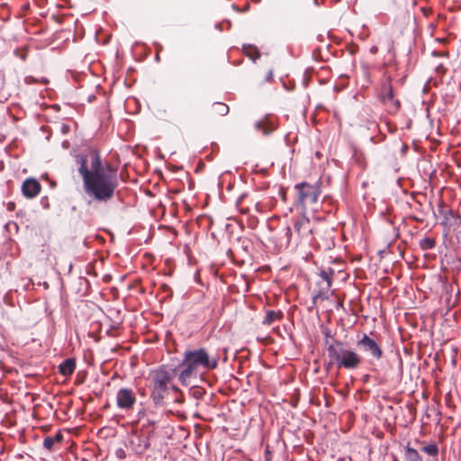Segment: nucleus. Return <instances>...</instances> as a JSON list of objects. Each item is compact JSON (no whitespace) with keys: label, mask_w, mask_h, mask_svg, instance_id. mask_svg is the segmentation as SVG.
Returning <instances> with one entry per match:
<instances>
[{"label":"nucleus","mask_w":461,"mask_h":461,"mask_svg":"<svg viewBox=\"0 0 461 461\" xmlns=\"http://www.w3.org/2000/svg\"><path fill=\"white\" fill-rule=\"evenodd\" d=\"M41 203H43V204H45L44 206H45V207H48V204H46V202H43V199H42V200H41Z\"/></svg>","instance_id":"nucleus-41"},{"label":"nucleus","mask_w":461,"mask_h":461,"mask_svg":"<svg viewBox=\"0 0 461 461\" xmlns=\"http://www.w3.org/2000/svg\"><path fill=\"white\" fill-rule=\"evenodd\" d=\"M382 101L385 104H390L393 112L398 111L400 108V102L393 98V87L390 85L384 86Z\"/></svg>","instance_id":"nucleus-10"},{"label":"nucleus","mask_w":461,"mask_h":461,"mask_svg":"<svg viewBox=\"0 0 461 461\" xmlns=\"http://www.w3.org/2000/svg\"><path fill=\"white\" fill-rule=\"evenodd\" d=\"M459 219H460V222H461V215L459 216Z\"/></svg>","instance_id":"nucleus-43"},{"label":"nucleus","mask_w":461,"mask_h":461,"mask_svg":"<svg viewBox=\"0 0 461 461\" xmlns=\"http://www.w3.org/2000/svg\"><path fill=\"white\" fill-rule=\"evenodd\" d=\"M41 203H43V204H45L44 206H45V207H48V204H46V202H43V199H42V200H41Z\"/></svg>","instance_id":"nucleus-40"},{"label":"nucleus","mask_w":461,"mask_h":461,"mask_svg":"<svg viewBox=\"0 0 461 461\" xmlns=\"http://www.w3.org/2000/svg\"><path fill=\"white\" fill-rule=\"evenodd\" d=\"M329 290H326V285L320 288L319 292L312 296V303L316 304L318 300H327L329 299Z\"/></svg>","instance_id":"nucleus-15"},{"label":"nucleus","mask_w":461,"mask_h":461,"mask_svg":"<svg viewBox=\"0 0 461 461\" xmlns=\"http://www.w3.org/2000/svg\"><path fill=\"white\" fill-rule=\"evenodd\" d=\"M115 455L120 459H123L126 456V453L122 448H118L115 452Z\"/></svg>","instance_id":"nucleus-24"},{"label":"nucleus","mask_w":461,"mask_h":461,"mask_svg":"<svg viewBox=\"0 0 461 461\" xmlns=\"http://www.w3.org/2000/svg\"><path fill=\"white\" fill-rule=\"evenodd\" d=\"M294 229L300 237H307L312 233L311 221L305 216H300L294 221Z\"/></svg>","instance_id":"nucleus-9"},{"label":"nucleus","mask_w":461,"mask_h":461,"mask_svg":"<svg viewBox=\"0 0 461 461\" xmlns=\"http://www.w3.org/2000/svg\"><path fill=\"white\" fill-rule=\"evenodd\" d=\"M276 125L269 117H265L255 123V128L261 131L264 135H267L276 129Z\"/></svg>","instance_id":"nucleus-11"},{"label":"nucleus","mask_w":461,"mask_h":461,"mask_svg":"<svg viewBox=\"0 0 461 461\" xmlns=\"http://www.w3.org/2000/svg\"><path fill=\"white\" fill-rule=\"evenodd\" d=\"M326 348L330 359L328 367L336 366L338 368L355 370L363 363V357L355 349L348 348L344 342L337 339L327 341Z\"/></svg>","instance_id":"nucleus-3"},{"label":"nucleus","mask_w":461,"mask_h":461,"mask_svg":"<svg viewBox=\"0 0 461 461\" xmlns=\"http://www.w3.org/2000/svg\"><path fill=\"white\" fill-rule=\"evenodd\" d=\"M155 59H156V60H157V61H159V56H158V54H157V55H156V58H155Z\"/></svg>","instance_id":"nucleus-38"},{"label":"nucleus","mask_w":461,"mask_h":461,"mask_svg":"<svg viewBox=\"0 0 461 461\" xmlns=\"http://www.w3.org/2000/svg\"><path fill=\"white\" fill-rule=\"evenodd\" d=\"M229 106L223 103H215L214 104V111L218 114L224 116L229 113Z\"/></svg>","instance_id":"nucleus-19"},{"label":"nucleus","mask_w":461,"mask_h":461,"mask_svg":"<svg viewBox=\"0 0 461 461\" xmlns=\"http://www.w3.org/2000/svg\"><path fill=\"white\" fill-rule=\"evenodd\" d=\"M76 368V361L74 358H67L59 366V371L62 375H71Z\"/></svg>","instance_id":"nucleus-12"},{"label":"nucleus","mask_w":461,"mask_h":461,"mask_svg":"<svg viewBox=\"0 0 461 461\" xmlns=\"http://www.w3.org/2000/svg\"><path fill=\"white\" fill-rule=\"evenodd\" d=\"M272 77H273V72H272V70H270V71L267 73V80H270Z\"/></svg>","instance_id":"nucleus-33"},{"label":"nucleus","mask_w":461,"mask_h":461,"mask_svg":"<svg viewBox=\"0 0 461 461\" xmlns=\"http://www.w3.org/2000/svg\"><path fill=\"white\" fill-rule=\"evenodd\" d=\"M369 378H370V375H364V381H365V382H367Z\"/></svg>","instance_id":"nucleus-36"},{"label":"nucleus","mask_w":461,"mask_h":461,"mask_svg":"<svg viewBox=\"0 0 461 461\" xmlns=\"http://www.w3.org/2000/svg\"><path fill=\"white\" fill-rule=\"evenodd\" d=\"M357 346L372 359L379 360L383 357L380 344L366 333L357 341Z\"/></svg>","instance_id":"nucleus-5"},{"label":"nucleus","mask_w":461,"mask_h":461,"mask_svg":"<svg viewBox=\"0 0 461 461\" xmlns=\"http://www.w3.org/2000/svg\"><path fill=\"white\" fill-rule=\"evenodd\" d=\"M322 334L324 335L325 337V340H324V344L326 345V342L327 341H332V339H335L333 337V335L331 334V331L330 329L328 328H325L323 330H322Z\"/></svg>","instance_id":"nucleus-22"},{"label":"nucleus","mask_w":461,"mask_h":461,"mask_svg":"<svg viewBox=\"0 0 461 461\" xmlns=\"http://www.w3.org/2000/svg\"><path fill=\"white\" fill-rule=\"evenodd\" d=\"M23 81L26 85H32L38 83V78L32 76H26Z\"/></svg>","instance_id":"nucleus-23"},{"label":"nucleus","mask_w":461,"mask_h":461,"mask_svg":"<svg viewBox=\"0 0 461 461\" xmlns=\"http://www.w3.org/2000/svg\"><path fill=\"white\" fill-rule=\"evenodd\" d=\"M41 203H43V204H45L44 206H45V207H48V204H46V202H43V199H42V200H41Z\"/></svg>","instance_id":"nucleus-39"},{"label":"nucleus","mask_w":461,"mask_h":461,"mask_svg":"<svg viewBox=\"0 0 461 461\" xmlns=\"http://www.w3.org/2000/svg\"><path fill=\"white\" fill-rule=\"evenodd\" d=\"M421 451L428 454L429 456H438V447L436 443L433 442L427 446H424L421 448Z\"/></svg>","instance_id":"nucleus-17"},{"label":"nucleus","mask_w":461,"mask_h":461,"mask_svg":"<svg viewBox=\"0 0 461 461\" xmlns=\"http://www.w3.org/2000/svg\"><path fill=\"white\" fill-rule=\"evenodd\" d=\"M51 438L54 440V443L61 442L63 439V435L60 432H58L55 436H53Z\"/></svg>","instance_id":"nucleus-28"},{"label":"nucleus","mask_w":461,"mask_h":461,"mask_svg":"<svg viewBox=\"0 0 461 461\" xmlns=\"http://www.w3.org/2000/svg\"><path fill=\"white\" fill-rule=\"evenodd\" d=\"M151 393L150 398L156 406L164 404V399L169 390L179 392V389L172 384L173 374L165 366H160L150 372Z\"/></svg>","instance_id":"nucleus-4"},{"label":"nucleus","mask_w":461,"mask_h":461,"mask_svg":"<svg viewBox=\"0 0 461 461\" xmlns=\"http://www.w3.org/2000/svg\"><path fill=\"white\" fill-rule=\"evenodd\" d=\"M242 197H243V195L239 198L237 203H240L241 201Z\"/></svg>","instance_id":"nucleus-42"},{"label":"nucleus","mask_w":461,"mask_h":461,"mask_svg":"<svg viewBox=\"0 0 461 461\" xmlns=\"http://www.w3.org/2000/svg\"><path fill=\"white\" fill-rule=\"evenodd\" d=\"M55 443L51 437H46L43 440V447L49 451L53 450Z\"/></svg>","instance_id":"nucleus-21"},{"label":"nucleus","mask_w":461,"mask_h":461,"mask_svg":"<svg viewBox=\"0 0 461 461\" xmlns=\"http://www.w3.org/2000/svg\"><path fill=\"white\" fill-rule=\"evenodd\" d=\"M179 366L184 368L178 375V380L183 385H188L191 379H196L201 375V369H215L218 366V357L211 356L204 348L190 349L184 353Z\"/></svg>","instance_id":"nucleus-2"},{"label":"nucleus","mask_w":461,"mask_h":461,"mask_svg":"<svg viewBox=\"0 0 461 461\" xmlns=\"http://www.w3.org/2000/svg\"><path fill=\"white\" fill-rule=\"evenodd\" d=\"M41 188V184L34 178H28L22 185L23 194L27 198L35 197L40 193Z\"/></svg>","instance_id":"nucleus-8"},{"label":"nucleus","mask_w":461,"mask_h":461,"mask_svg":"<svg viewBox=\"0 0 461 461\" xmlns=\"http://www.w3.org/2000/svg\"><path fill=\"white\" fill-rule=\"evenodd\" d=\"M404 459L405 461H422V457L418 451L411 447L409 445L404 450Z\"/></svg>","instance_id":"nucleus-14"},{"label":"nucleus","mask_w":461,"mask_h":461,"mask_svg":"<svg viewBox=\"0 0 461 461\" xmlns=\"http://www.w3.org/2000/svg\"><path fill=\"white\" fill-rule=\"evenodd\" d=\"M372 54H376L378 51V48L376 46H372L369 50Z\"/></svg>","instance_id":"nucleus-30"},{"label":"nucleus","mask_w":461,"mask_h":461,"mask_svg":"<svg viewBox=\"0 0 461 461\" xmlns=\"http://www.w3.org/2000/svg\"><path fill=\"white\" fill-rule=\"evenodd\" d=\"M39 285H41L43 286L44 289H49V284L47 282H43L42 284L40 283Z\"/></svg>","instance_id":"nucleus-34"},{"label":"nucleus","mask_w":461,"mask_h":461,"mask_svg":"<svg viewBox=\"0 0 461 461\" xmlns=\"http://www.w3.org/2000/svg\"><path fill=\"white\" fill-rule=\"evenodd\" d=\"M298 189L299 200L303 203H314L317 202L320 192L311 185L303 183L296 185Z\"/></svg>","instance_id":"nucleus-7"},{"label":"nucleus","mask_w":461,"mask_h":461,"mask_svg":"<svg viewBox=\"0 0 461 461\" xmlns=\"http://www.w3.org/2000/svg\"><path fill=\"white\" fill-rule=\"evenodd\" d=\"M435 246L436 241L429 237H425L420 241V247L422 250L432 249Z\"/></svg>","instance_id":"nucleus-16"},{"label":"nucleus","mask_w":461,"mask_h":461,"mask_svg":"<svg viewBox=\"0 0 461 461\" xmlns=\"http://www.w3.org/2000/svg\"><path fill=\"white\" fill-rule=\"evenodd\" d=\"M334 270L331 267H327L321 269L319 276L326 282V290H330L332 285V276L334 275Z\"/></svg>","instance_id":"nucleus-13"},{"label":"nucleus","mask_w":461,"mask_h":461,"mask_svg":"<svg viewBox=\"0 0 461 461\" xmlns=\"http://www.w3.org/2000/svg\"><path fill=\"white\" fill-rule=\"evenodd\" d=\"M155 424H156V421H155V420H149V419H148V420H147V424H146V426H149V425H152V426H153V425H155ZM143 427H145V425H143Z\"/></svg>","instance_id":"nucleus-31"},{"label":"nucleus","mask_w":461,"mask_h":461,"mask_svg":"<svg viewBox=\"0 0 461 461\" xmlns=\"http://www.w3.org/2000/svg\"><path fill=\"white\" fill-rule=\"evenodd\" d=\"M78 173L83 179L85 193L98 203L110 201L119 185L117 169L104 164L99 152L91 149L86 156H78Z\"/></svg>","instance_id":"nucleus-1"},{"label":"nucleus","mask_w":461,"mask_h":461,"mask_svg":"<svg viewBox=\"0 0 461 461\" xmlns=\"http://www.w3.org/2000/svg\"><path fill=\"white\" fill-rule=\"evenodd\" d=\"M249 48L251 49L254 51L255 55H253L252 53H249V51H246V55L249 58H250L251 59H253L254 61L256 59H259L260 52L258 51V50L255 46H253V45H243V49L244 50H247Z\"/></svg>","instance_id":"nucleus-20"},{"label":"nucleus","mask_w":461,"mask_h":461,"mask_svg":"<svg viewBox=\"0 0 461 461\" xmlns=\"http://www.w3.org/2000/svg\"><path fill=\"white\" fill-rule=\"evenodd\" d=\"M278 318H279L278 312L272 311V310L267 311L263 323L270 325Z\"/></svg>","instance_id":"nucleus-18"},{"label":"nucleus","mask_w":461,"mask_h":461,"mask_svg":"<svg viewBox=\"0 0 461 461\" xmlns=\"http://www.w3.org/2000/svg\"><path fill=\"white\" fill-rule=\"evenodd\" d=\"M441 69H443V70H444V68H443V66H442V65H439V66H438V67H437V71H438V72H439Z\"/></svg>","instance_id":"nucleus-35"},{"label":"nucleus","mask_w":461,"mask_h":461,"mask_svg":"<svg viewBox=\"0 0 461 461\" xmlns=\"http://www.w3.org/2000/svg\"><path fill=\"white\" fill-rule=\"evenodd\" d=\"M68 140L63 141L62 146H63L64 148H67V147H68Z\"/></svg>","instance_id":"nucleus-37"},{"label":"nucleus","mask_w":461,"mask_h":461,"mask_svg":"<svg viewBox=\"0 0 461 461\" xmlns=\"http://www.w3.org/2000/svg\"><path fill=\"white\" fill-rule=\"evenodd\" d=\"M285 237H286L287 242L289 243L292 239V229L289 226H287L285 229Z\"/></svg>","instance_id":"nucleus-27"},{"label":"nucleus","mask_w":461,"mask_h":461,"mask_svg":"<svg viewBox=\"0 0 461 461\" xmlns=\"http://www.w3.org/2000/svg\"><path fill=\"white\" fill-rule=\"evenodd\" d=\"M136 402L135 393L131 389L121 388L116 393V403L119 409L128 411Z\"/></svg>","instance_id":"nucleus-6"},{"label":"nucleus","mask_w":461,"mask_h":461,"mask_svg":"<svg viewBox=\"0 0 461 461\" xmlns=\"http://www.w3.org/2000/svg\"><path fill=\"white\" fill-rule=\"evenodd\" d=\"M70 131V127L68 124L62 123L60 126V131L62 134H68Z\"/></svg>","instance_id":"nucleus-26"},{"label":"nucleus","mask_w":461,"mask_h":461,"mask_svg":"<svg viewBox=\"0 0 461 461\" xmlns=\"http://www.w3.org/2000/svg\"><path fill=\"white\" fill-rule=\"evenodd\" d=\"M433 55L437 56V57H443V56H446V53L434 51Z\"/></svg>","instance_id":"nucleus-32"},{"label":"nucleus","mask_w":461,"mask_h":461,"mask_svg":"<svg viewBox=\"0 0 461 461\" xmlns=\"http://www.w3.org/2000/svg\"><path fill=\"white\" fill-rule=\"evenodd\" d=\"M146 415V410L142 407L137 412L138 421L143 419Z\"/></svg>","instance_id":"nucleus-25"},{"label":"nucleus","mask_w":461,"mask_h":461,"mask_svg":"<svg viewBox=\"0 0 461 461\" xmlns=\"http://www.w3.org/2000/svg\"><path fill=\"white\" fill-rule=\"evenodd\" d=\"M38 83H41L43 85H47L49 83V79L46 77L38 78Z\"/></svg>","instance_id":"nucleus-29"}]
</instances>
